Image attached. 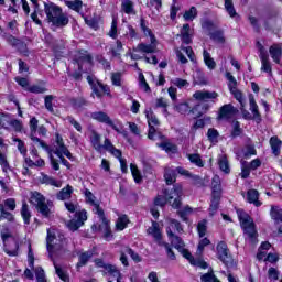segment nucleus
Masks as SVG:
<instances>
[{
  "label": "nucleus",
  "mask_w": 282,
  "mask_h": 282,
  "mask_svg": "<svg viewBox=\"0 0 282 282\" xmlns=\"http://www.w3.org/2000/svg\"><path fill=\"white\" fill-rule=\"evenodd\" d=\"M271 218L276 221V224L282 223V209L280 207H271L270 212Z\"/></svg>",
  "instance_id": "nucleus-44"
},
{
  "label": "nucleus",
  "mask_w": 282,
  "mask_h": 282,
  "mask_svg": "<svg viewBox=\"0 0 282 282\" xmlns=\"http://www.w3.org/2000/svg\"><path fill=\"white\" fill-rule=\"evenodd\" d=\"M237 213L246 239H248L250 243H257V228L254 227V220L242 209L238 210Z\"/></svg>",
  "instance_id": "nucleus-3"
},
{
  "label": "nucleus",
  "mask_w": 282,
  "mask_h": 282,
  "mask_svg": "<svg viewBox=\"0 0 282 282\" xmlns=\"http://www.w3.org/2000/svg\"><path fill=\"white\" fill-rule=\"evenodd\" d=\"M87 221V210L83 209L75 213V218L70 219L67 223V228L72 230V232H76L78 228L85 225Z\"/></svg>",
  "instance_id": "nucleus-7"
},
{
  "label": "nucleus",
  "mask_w": 282,
  "mask_h": 282,
  "mask_svg": "<svg viewBox=\"0 0 282 282\" xmlns=\"http://www.w3.org/2000/svg\"><path fill=\"white\" fill-rule=\"evenodd\" d=\"M164 178L166 184H173L175 182V171L172 169H165Z\"/></svg>",
  "instance_id": "nucleus-50"
},
{
  "label": "nucleus",
  "mask_w": 282,
  "mask_h": 282,
  "mask_svg": "<svg viewBox=\"0 0 282 282\" xmlns=\"http://www.w3.org/2000/svg\"><path fill=\"white\" fill-rule=\"evenodd\" d=\"M75 61L78 65L79 72H87V69L91 68L93 59H91V55H89V53H87V51L79 52L76 55Z\"/></svg>",
  "instance_id": "nucleus-9"
},
{
  "label": "nucleus",
  "mask_w": 282,
  "mask_h": 282,
  "mask_svg": "<svg viewBox=\"0 0 282 282\" xmlns=\"http://www.w3.org/2000/svg\"><path fill=\"white\" fill-rule=\"evenodd\" d=\"M70 105L77 111H83V109H85V107H87V105H89V102L86 101V99L84 97H77V98L70 99Z\"/></svg>",
  "instance_id": "nucleus-29"
},
{
  "label": "nucleus",
  "mask_w": 282,
  "mask_h": 282,
  "mask_svg": "<svg viewBox=\"0 0 282 282\" xmlns=\"http://www.w3.org/2000/svg\"><path fill=\"white\" fill-rule=\"evenodd\" d=\"M147 232L148 235H151V237H153L154 241H156L159 246H162L164 243V241H162V231H160V224H158L156 221L152 223V226L148 228Z\"/></svg>",
  "instance_id": "nucleus-13"
},
{
  "label": "nucleus",
  "mask_w": 282,
  "mask_h": 282,
  "mask_svg": "<svg viewBox=\"0 0 282 282\" xmlns=\"http://www.w3.org/2000/svg\"><path fill=\"white\" fill-rule=\"evenodd\" d=\"M40 182L41 184H46V186H55V188H61V186H63V183L44 173L41 174Z\"/></svg>",
  "instance_id": "nucleus-20"
},
{
  "label": "nucleus",
  "mask_w": 282,
  "mask_h": 282,
  "mask_svg": "<svg viewBox=\"0 0 282 282\" xmlns=\"http://www.w3.org/2000/svg\"><path fill=\"white\" fill-rule=\"evenodd\" d=\"M91 257H94V251L82 252L79 254V261L77 263V268H83V265H87Z\"/></svg>",
  "instance_id": "nucleus-37"
},
{
  "label": "nucleus",
  "mask_w": 282,
  "mask_h": 282,
  "mask_svg": "<svg viewBox=\"0 0 282 282\" xmlns=\"http://www.w3.org/2000/svg\"><path fill=\"white\" fill-rule=\"evenodd\" d=\"M166 235L171 241V245L176 249V250H182L186 245L184 243V240L177 235H175L171 229H166Z\"/></svg>",
  "instance_id": "nucleus-15"
},
{
  "label": "nucleus",
  "mask_w": 282,
  "mask_h": 282,
  "mask_svg": "<svg viewBox=\"0 0 282 282\" xmlns=\"http://www.w3.org/2000/svg\"><path fill=\"white\" fill-rule=\"evenodd\" d=\"M13 142H18V151L25 158L28 155V148H25V142L19 138H13Z\"/></svg>",
  "instance_id": "nucleus-54"
},
{
  "label": "nucleus",
  "mask_w": 282,
  "mask_h": 282,
  "mask_svg": "<svg viewBox=\"0 0 282 282\" xmlns=\"http://www.w3.org/2000/svg\"><path fill=\"white\" fill-rule=\"evenodd\" d=\"M90 118H93V120H97V122H102L104 124H111V118L102 111L93 112Z\"/></svg>",
  "instance_id": "nucleus-24"
},
{
  "label": "nucleus",
  "mask_w": 282,
  "mask_h": 282,
  "mask_svg": "<svg viewBox=\"0 0 282 282\" xmlns=\"http://www.w3.org/2000/svg\"><path fill=\"white\" fill-rule=\"evenodd\" d=\"M127 224H129V218L127 215L119 217L116 223L117 230H124V228H127Z\"/></svg>",
  "instance_id": "nucleus-56"
},
{
  "label": "nucleus",
  "mask_w": 282,
  "mask_h": 282,
  "mask_svg": "<svg viewBox=\"0 0 282 282\" xmlns=\"http://www.w3.org/2000/svg\"><path fill=\"white\" fill-rule=\"evenodd\" d=\"M217 257L221 263L225 265H230L232 263V257L230 256V251L228 250V245L226 242L220 241L217 247Z\"/></svg>",
  "instance_id": "nucleus-10"
},
{
  "label": "nucleus",
  "mask_w": 282,
  "mask_h": 282,
  "mask_svg": "<svg viewBox=\"0 0 282 282\" xmlns=\"http://www.w3.org/2000/svg\"><path fill=\"white\" fill-rule=\"evenodd\" d=\"M53 100H54V96L53 95H47L44 98L45 109H47V111H50V113H54V106L52 104Z\"/></svg>",
  "instance_id": "nucleus-57"
},
{
  "label": "nucleus",
  "mask_w": 282,
  "mask_h": 282,
  "mask_svg": "<svg viewBox=\"0 0 282 282\" xmlns=\"http://www.w3.org/2000/svg\"><path fill=\"white\" fill-rule=\"evenodd\" d=\"M158 42H151V44L141 43L138 44V52H142L143 54H155V50H158Z\"/></svg>",
  "instance_id": "nucleus-23"
},
{
  "label": "nucleus",
  "mask_w": 282,
  "mask_h": 282,
  "mask_svg": "<svg viewBox=\"0 0 282 282\" xmlns=\"http://www.w3.org/2000/svg\"><path fill=\"white\" fill-rule=\"evenodd\" d=\"M21 216L24 220V224L29 225L32 214L30 213V208L28 206V203H25V202L22 203Z\"/></svg>",
  "instance_id": "nucleus-42"
},
{
  "label": "nucleus",
  "mask_w": 282,
  "mask_h": 282,
  "mask_svg": "<svg viewBox=\"0 0 282 282\" xmlns=\"http://www.w3.org/2000/svg\"><path fill=\"white\" fill-rule=\"evenodd\" d=\"M56 236L52 234V231L47 230V238H46V248L48 251V257L54 261L53 254L56 250H61V245L57 242Z\"/></svg>",
  "instance_id": "nucleus-12"
},
{
  "label": "nucleus",
  "mask_w": 282,
  "mask_h": 282,
  "mask_svg": "<svg viewBox=\"0 0 282 282\" xmlns=\"http://www.w3.org/2000/svg\"><path fill=\"white\" fill-rule=\"evenodd\" d=\"M270 56L273 63L278 65L281 64V56H282V45L281 44H273L269 48Z\"/></svg>",
  "instance_id": "nucleus-17"
},
{
  "label": "nucleus",
  "mask_w": 282,
  "mask_h": 282,
  "mask_svg": "<svg viewBox=\"0 0 282 282\" xmlns=\"http://www.w3.org/2000/svg\"><path fill=\"white\" fill-rule=\"evenodd\" d=\"M87 82L91 87L93 94H95V96L98 98H102L105 94L110 96L111 89L107 85L96 80L94 77H91V75L87 76Z\"/></svg>",
  "instance_id": "nucleus-6"
},
{
  "label": "nucleus",
  "mask_w": 282,
  "mask_h": 282,
  "mask_svg": "<svg viewBox=\"0 0 282 282\" xmlns=\"http://www.w3.org/2000/svg\"><path fill=\"white\" fill-rule=\"evenodd\" d=\"M247 202L259 208V206H261V202L259 200V192L257 189H249L247 192Z\"/></svg>",
  "instance_id": "nucleus-28"
},
{
  "label": "nucleus",
  "mask_w": 282,
  "mask_h": 282,
  "mask_svg": "<svg viewBox=\"0 0 282 282\" xmlns=\"http://www.w3.org/2000/svg\"><path fill=\"white\" fill-rule=\"evenodd\" d=\"M124 252L127 254H129L132 259V261H135V263H140V261H142V258H140V254L135 253V251H133V249L129 248V247H124Z\"/></svg>",
  "instance_id": "nucleus-59"
},
{
  "label": "nucleus",
  "mask_w": 282,
  "mask_h": 282,
  "mask_svg": "<svg viewBox=\"0 0 282 282\" xmlns=\"http://www.w3.org/2000/svg\"><path fill=\"white\" fill-rule=\"evenodd\" d=\"M260 61H261V72L267 74H272V65L270 64V56L263 51V46L260 48Z\"/></svg>",
  "instance_id": "nucleus-14"
},
{
  "label": "nucleus",
  "mask_w": 282,
  "mask_h": 282,
  "mask_svg": "<svg viewBox=\"0 0 282 282\" xmlns=\"http://www.w3.org/2000/svg\"><path fill=\"white\" fill-rule=\"evenodd\" d=\"M232 130H231V138H239V135H241V133L243 132V130H241V124L239 123V121H232Z\"/></svg>",
  "instance_id": "nucleus-45"
},
{
  "label": "nucleus",
  "mask_w": 282,
  "mask_h": 282,
  "mask_svg": "<svg viewBox=\"0 0 282 282\" xmlns=\"http://www.w3.org/2000/svg\"><path fill=\"white\" fill-rule=\"evenodd\" d=\"M145 117L149 124V133H148L149 140H160L164 138L162 133L155 130V127L160 126V120H158V117L153 113V111L151 110L145 111Z\"/></svg>",
  "instance_id": "nucleus-5"
},
{
  "label": "nucleus",
  "mask_w": 282,
  "mask_h": 282,
  "mask_svg": "<svg viewBox=\"0 0 282 282\" xmlns=\"http://www.w3.org/2000/svg\"><path fill=\"white\" fill-rule=\"evenodd\" d=\"M84 195L86 199V204H89L90 206H94L93 210L95 215H98L99 219H102L105 221V210L100 208V205L96 203V196L88 188L84 189Z\"/></svg>",
  "instance_id": "nucleus-8"
},
{
  "label": "nucleus",
  "mask_w": 282,
  "mask_h": 282,
  "mask_svg": "<svg viewBox=\"0 0 282 282\" xmlns=\"http://www.w3.org/2000/svg\"><path fill=\"white\" fill-rule=\"evenodd\" d=\"M193 98L198 102H215L219 98V94L217 91L197 90L193 94Z\"/></svg>",
  "instance_id": "nucleus-11"
},
{
  "label": "nucleus",
  "mask_w": 282,
  "mask_h": 282,
  "mask_svg": "<svg viewBox=\"0 0 282 282\" xmlns=\"http://www.w3.org/2000/svg\"><path fill=\"white\" fill-rule=\"evenodd\" d=\"M208 220L204 219L200 220L197 225V230H198V235L199 237H206V230H208Z\"/></svg>",
  "instance_id": "nucleus-51"
},
{
  "label": "nucleus",
  "mask_w": 282,
  "mask_h": 282,
  "mask_svg": "<svg viewBox=\"0 0 282 282\" xmlns=\"http://www.w3.org/2000/svg\"><path fill=\"white\" fill-rule=\"evenodd\" d=\"M156 147L165 151L166 153H176L177 152V145L171 143V142H161L156 143Z\"/></svg>",
  "instance_id": "nucleus-38"
},
{
  "label": "nucleus",
  "mask_w": 282,
  "mask_h": 282,
  "mask_svg": "<svg viewBox=\"0 0 282 282\" xmlns=\"http://www.w3.org/2000/svg\"><path fill=\"white\" fill-rule=\"evenodd\" d=\"M45 203V196H43L39 192H33L31 195V204H34L37 208V206H41V204Z\"/></svg>",
  "instance_id": "nucleus-43"
},
{
  "label": "nucleus",
  "mask_w": 282,
  "mask_h": 282,
  "mask_svg": "<svg viewBox=\"0 0 282 282\" xmlns=\"http://www.w3.org/2000/svg\"><path fill=\"white\" fill-rule=\"evenodd\" d=\"M185 21H193L197 17V8L192 7L189 10L184 13Z\"/></svg>",
  "instance_id": "nucleus-58"
},
{
  "label": "nucleus",
  "mask_w": 282,
  "mask_h": 282,
  "mask_svg": "<svg viewBox=\"0 0 282 282\" xmlns=\"http://www.w3.org/2000/svg\"><path fill=\"white\" fill-rule=\"evenodd\" d=\"M174 109H175V111H177L178 113H182V115L191 113V111H193L191 109V106H188V104H186V102H181L178 105H175Z\"/></svg>",
  "instance_id": "nucleus-46"
},
{
  "label": "nucleus",
  "mask_w": 282,
  "mask_h": 282,
  "mask_svg": "<svg viewBox=\"0 0 282 282\" xmlns=\"http://www.w3.org/2000/svg\"><path fill=\"white\" fill-rule=\"evenodd\" d=\"M237 113V109H235V106L232 104H227L220 107L219 109V118H223L225 120H230L232 116Z\"/></svg>",
  "instance_id": "nucleus-16"
},
{
  "label": "nucleus",
  "mask_w": 282,
  "mask_h": 282,
  "mask_svg": "<svg viewBox=\"0 0 282 282\" xmlns=\"http://www.w3.org/2000/svg\"><path fill=\"white\" fill-rule=\"evenodd\" d=\"M249 105H250V111L253 113L254 120H261V113L259 112V106L257 105V101L254 100V96H249Z\"/></svg>",
  "instance_id": "nucleus-32"
},
{
  "label": "nucleus",
  "mask_w": 282,
  "mask_h": 282,
  "mask_svg": "<svg viewBox=\"0 0 282 282\" xmlns=\"http://www.w3.org/2000/svg\"><path fill=\"white\" fill-rule=\"evenodd\" d=\"M189 177H191L192 184L194 186H197L198 188L206 186V184L204 183V180L202 177H199L198 175H191Z\"/></svg>",
  "instance_id": "nucleus-63"
},
{
  "label": "nucleus",
  "mask_w": 282,
  "mask_h": 282,
  "mask_svg": "<svg viewBox=\"0 0 282 282\" xmlns=\"http://www.w3.org/2000/svg\"><path fill=\"white\" fill-rule=\"evenodd\" d=\"M54 207V204L52 200H47L42 203L40 206H37V210L40 214H42V217L50 218L52 217V208Z\"/></svg>",
  "instance_id": "nucleus-19"
},
{
  "label": "nucleus",
  "mask_w": 282,
  "mask_h": 282,
  "mask_svg": "<svg viewBox=\"0 0 282 282\" xmlns=\"http://www.w3.org/2000/svg\"><path fill=\"white\" fill-rule=\"evenodd\" d=\"M28 91H30L31 94H45V91H47V88L41 85H33L28 88Z\"/></svg>",
  "instance_id": "nucleus-60"
},
{
  "label": "nucleus",
  "mask_w": 282,
  "mask_h": 282,
  "mask_svg": "<svg viewBox=\"0 0 282 282\" xmlns=\"http://www.w3.org/2000/svg\"><path fill=\"white\" fill-rule=\"evenodd\" d=\"M187 158L192 164L199 166V169L204 167V161L199 154H188Z\"/></svg>",
  "instance_id": "nucleus-47"
},
{
  "label": "nucleus",
  "mask_w": 282,
  "mask_h": 282,
  "mask_svg": "<svg viewBox=\"0 0 282 282\" xmlns=\"http://www.w3.org/2000/svg\"><path fill=\"white\" fill-rule=\"evenodd\" d=\"M35 276L37 282H47V279H45V271L41 267L35 269Z\"/></svg>",
  "instance_id": "nucleus-62"
},
{
  "label": "nucleus",
  "mask_w": 282,
  "mask_h": 282,
  "mask_svg": "<svg viewBox=\"0 0 282 282\" xmlns=\"http://www.w3.org/2000/svg\"><path fill=\"white\" fill-rule=\"evenodd\" d=\"M229 90H230V94H232V96L236 98V100L240 102L241 107H246V102L243 101V95L239 91V89L235 87V88H230Z\"/></svg>",
  "instance_id": "nucleus-53"
},
{
  "label": "nucleus",
  "mask_w": 282,
  "mask_h": 282,
  "mask_svg": "<svg viewBox=\"0 0 282 282\" xmlns=\"http://www.w3.org/2000/svg\"><path fill=\"white\" fill-rule=\"evenodd\" d=\"M74 187H72V185H67L59 191V193L57 194V199H59V202H65V199H72Z\"/></svg>",
  "instance_id": "nucleus-27"
},
{
  "label": "nucleus",
  "mask_w": 282,
  "mask_h": 282,
  "mask_svg": "<svg viewBox=\"0 0 282 282\" xmlns=\"http://www.w3.org/2000/svg\"><path fill=\"white\" fill-rule=\"evenodd\" d=\"M66 6L70 10H75V12H80V9L83 8V1L82 0L66 1Z\"/></svg>",
  "instance_id": "nucleus-52"
},
{
  "label": "nucleus",
  "mask_w": 282,
  "mask_h": 282,
  "mask_svg": "<svg viewBox=\"0 0 282 282\" xmlns=\"http://www.w3.org/2000/svg\"><path fill=\"white\" fill-rule=\"evenodd\" d=\"M53 265L55 268V272L57 276L61 279L63 282H69V273L65 271V269H62L61 265H58L55 261H53Z\"/></svg>",
  "instance_id": "nucleus-33"
},
{
  "label": "nucleus",
  "mask_w": 282,
  "mask_h": 282,
  "mask_svg": "<svg viewBox=\"0 0 282 282\" xmlns=\"http://www.w3.org/2000/svg\"><path fill=\"white\" fill-rule=\"evenodd\" d=\"M95 263H96L97 268H104V270H105L104 274H110V276L112 275V273H116V271L118 270V268L116 265L107 264L101 259L95 260Z\"/></svg>",
  "instance_id": "nucleus-25"
},
{
  "label": "nucleus",
  "mask_w": 282,
  "mask_h": 282,
  "mask_svg": "<svg viewBox=\"0 0 282 282\" xmlns=\"http://www.w3.org/2000/svg\"><path fill=\"white\" fill-rule=\"evenodd\" d=\"M110 78L115 87H122V73H111Z\"/></svg>",
  "instance_id": "nucleus-49"
},
{
  "label": "nucleus",
  "mask_w": 282,
  "mask_h": 282,
  "mask_svg": "<svg viewBox=\"0 0 282 282\" xmlns=\"http://www.w3.org/2000/svg\"><path fill=\"white\" fill-rule=\"evenodd\" d=\"M169 224L170 226L166 228V230H171L172 232L174 230L175 232H178V235H182L184 232V228L178 220L171 218L169 220Z\"/></svg>",
  "instance_id": "nucleus-36"
},
{
  "label": "nucleus",
  "mask_w": 282,
  "mask_h": 282,
  "mask_svg": "<svg viewBox=\"0 0 282 282\" xmlns=\"http://www.w3.org/2000/svg\"><path fill=\"white\" fill-rule=\"evenodd\" d=\"M51 155H57V158H61V155H65L68 160H74V156L72 155V152L67 149L65 145V142L63 141V137L61 134H55V142L53 143V147L50 148Z\"/></svg>",
  "instance_id": "nucleus-4"
},
{
  "label": "nucleus",
  "mask_w": 282,
  "mask_h": 282,
  "mask_svg": "<svg viewBox=\"0 0 282 282\" xmlns=\"http://www.w3.org/2000/svg\"><path fill=\"white\" fill-rule=\"evenodd\" d=\"M225 10L231 19H236V21H239L240 17L237 13V10H235V4L232 3V0H225Z\"/></svg>",
  "instance_id": "nucleus-30"
},
{
  "label": "nucleus",
  "mask_w": 282,
  "mask_h": 282,
  "mask_svg": "<svg viewBox=\"0 0 282 282\" xmlns=\"http://www.w3.org/2000/svg\"><path fill=\"white\" fill-rule=\"evenodd\" d=\"M221 199V194H212V203L209 206V217H215L217 210H219V202Z\"/></svg>",
  "instance_id": "nucleus-22"
},
{
  "label": "nucleus",
  "mask_w": 282,
  "mask_h": 282,
  "mask_svg": "<svg viewBox=\"0 0 282 282\" xmlns=\"http://www.w3.org/2000/svg\"><path fill=\"white\" fill-rule=\"evenodd\" d=\"M140 29H141V32H143L144 36L150 37V43H158V39H155V34H153V31H151V29H149V23L147 22V20H144V18L140 19Z\"/></svg>",
  "instance_id": "nucleus-18"
},
{
  "label": "nucleus",
  "mask_w": 282,
  "mask_h": 282,
  "mask_svg": "<svg viewBox=\"0 0 282 282\" xmlns=\"http://www.w3.org/2000/svg\"><path fill=\"white\" fill-rule=\"evenodd\" d=\"M210 39L216 43H224L226 41V39L224 37V33L221 31H216L214 33H210Z\"/></svg>",
  "instance_id": "nucleus-61"
},
{
  "label": "nucleus",
  "mask_w": 282,
  "mask_h": 282,
  "mask_svg": "<svg viewBox=\"0 0 282 282\" xmlns=\"http://www.w3.org/2000/svg\"><path fill=\"white\" fill-rule=\"evenodd\" d=\"M184 195V189L181 184H175L173 188L165 189L164 196H156L154 199L155 206L164 207L166 204L171 205L172 208H181L182 196Z\"/></svg>",
  "instance_id": "nucleus-1"
},
{
  "label": "nucleus",
  "mask_w": 282,
  "mask_h": 282,
  "mask_svg": "<svg viewBox=\"0 0 282 282\" xmlns=\"http://www.w3.org/2000/svg\"><path fill=\"white\" fill-rule=\"evenodd\" d=\"M212 188V195H221V180H219V176L216 175L213 177Z\"/></svg>",
  "instance_id": "nucleus-40"
},
{
  "label": "nucleus",
  "mask_w": 282,
  "mask_h": 282,
  "mask_svg": "<svg viewBox=\"0 0 282 282\" xmlns=\"http://www.w3.org/2000/svg\"><path fill=\"white\" fill-rule=\"evenodd\" d=\"M0 217L2 219H7L8 221L14 220V215H12V213L6 210V206L3 204H0Z\"/></svg>",
  "instance_id": "nucleus-48"
},
{
  "label": "nucleus",
  "mask_w": 282,
  "mask_h": 282,
  "mask_svg": "<svg viewBox=\"0 0 282 282\" xmlns=\"http://www.w3.org/2000/svg\"><path fill=\"white\" fill-rule=\"evenodd\" d=\"M105 151H108V153H111L115 158H121L122 156V151L116 149L113 147V143H111V140L105 139L104 144L101 145Z\"/></svg>",
  "instance_id": "nucleus-21"
},
{
  "label": "nucleus",
  "mask_w": 282,
  "mask_h": 282,
  "mask_svg": "<svg viewBox=\"0 0 282 282\" xmlns=\"http://www.w3.org/2000/svg\"><path fill=\"white\" fill-rule=\"evenodd\" d=\"M207 138L212 142H217V140L219 138V132L217 130H215L214 128H210L207 132Z\"/></svg>",
  "instance_id": "nucleus-64"
},
{
  "label": "nucleus",
  "mask_w": 282,
  "mask_h": 282,
  "mask_svg": "<svg viewBox=\"0 0 282 282\" xmlns=\"http://www.w3.org/2000/svg\"><path fill=\"white\" fill-rule=\"evenodd\" d=\"M44 12L48 23H52L55 28H65L69 23L67 14L63 13V9L54 2H45Z\"/></svg>",
  "instance_id": "nucleus-2"
},
{
  "label": "nucleus",
  "mask_w": 282,
  "mask_h": 282,
  "mask_svg": "<svg viewBox=\"0 0 282 282\" xmlns=\"http://www.w3.org/2000/svg\"><path fill=\"white\" fill-rule=\"evenodd\" d=\"M203 57H204V63L208 67V69H215V67H217V63H215V59L210 57V53H208V51L206 50L203 51Z\"/></svg>",
  "instance_id": "nucleus-39"
},
{
  "label": "nucleus",
  "mask_w": 282,
  "mask_h": 282,
  "mask_svg": "<svg viewBox=\"0 0 282 282\" xmlns=\"http://www.w3.org/2000/svg\"><path fill=\"white\" fill-rule=\"evenodd\" d=\"M30 138L32 142H37L40 147L46 151V153H52L50 145H47V143H45L43 140H40L39 137H34V133L31 132Z\"/></svg>",
  "instance_id": "nucleus-55"
},
{
  "label": "nucleus",
  "mask_w": 282,
  "mask_h": 282,
  "mask_svg": "<svg viewBox=\"0 0 282 282\" xmlns=\"http://www.w3.org/2000/svg\"><path fill=\"white\" fill-rule=\"evenodd\" d=\"M218 165L219 169L223 173H225L226 175H228L230 173V163L228 162V158H226V155H221L218 159Z\"/></svg>",
  "instance_id": "nucleus-35"
},
{
  "label": "nucleus",
  "mask_w": 282,
  "mask_h": 282,
  "mask_svg": "<svg viewBox=\"0 0 282 282\" xmlns=\"http://www.w3.org/2000/svg\"><path fill=\"white\" fill-rule=\"evenodd\" d=\"M181 39L186 45L193 43V36L191 35V25L184 24L181 30Z\"/></svg>",
  "instance_id": "nucleus-26"
},
{
  "label": "nucleus",
  "mask_w": 282,
  "mask_h": 282,
  "mask_svg": "<svg viewBox=\"0 0 282 282\" xmlns=\"http://www.w3.org/2000/svg\"><path fill=\"white\" fill-rule=\"evenodd\" d=\"M270 144H271L273 155H280L281 154V147H282L281 140H279L278 137H272L270 139Z\"/></svg>",
  "instance_id": "nucleus-34"
},
{
  "label": "nucleus",
  "mask_w": 282,
  "mask_h": 282,
  "mask_svg": "<svg viewBox=\"0 0 282 282\" xmlns=\"http://www.w3.org/2000/svg\"><path fill=\"white\" fill-rule=\"evenodd\" d=\"M121 10L126 14H135V9H133V2L131 0H123L121 2Z\"/></svg>",
  "instance_id": "nucleus-41"
},
{
  "label": "nucleus",
  "mask_w": 282,
  "mask_h": 282,
  "mask_svg": "<svg viewBox=\"0 0 282 282\" xmlns=\"http://www.w3.org/2000/svg\"><path fill=\"white\" fill-rule=\"evenodd\" d=\"M100 139H101L100 134L95 130H93L90 133V142L95 151H99V152L102 151V144L100 143Z\"/></svg>",
  "instance_id": "nucleus-31"
}]
</instances>
